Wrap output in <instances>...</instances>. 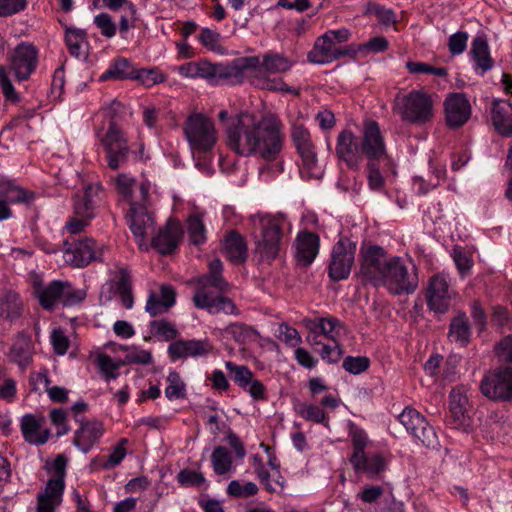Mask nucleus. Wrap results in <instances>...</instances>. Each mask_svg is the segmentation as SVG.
<instances>
[{
    "mask_svg": "<svg viewBox=\"0 0 512 512\" xmlns=\"http://www.w3.org/2000/svg\"><path fill=\"white\" fill-rule=\"evenodd\" d=\"M454 292L449 289V283L445 274L434 275L429 280L427 289V304L436 313H444L450 306Z\"/></svg>",
    "mask_w": 512,
    "mask_h": 512,
    "instance_id": "6ab92c4d",
    "label": "nucleus"
},
{
    "mask_svg": "<svg viewBox=\"0 0 512 512\" xmlns=\"http://www.w3.org/2000/svg\"><path fill=\"white\" fill-rule=\"evenodd\" d=\"M125 352L124 365L126 364H149L152 361V355L149 351L137 347H122Z\"/></svg>",
    "mask_w": 512,
    "mask_h": 512,
    "instance_id": "052dcab7",
    "label": "nucleus"
},
{
    "mask_svg": "<svg viewBox=\"0 0 512 512\" xmlns=\"http://www.w3.org/2000/svg\"><path fill=\"white\" fill-rule=\"evenodd\" d=\"M165 75L157 68L151 69H135L133 80H137L140 84L151 87L165 81Z\"/></svg>",
    "mask_w": 512,
    "mask_h": 512,
    "instance_id": "4d7b16f0",
    "label": "nucleus"
},
{
    "mask_svg": "<svg viewBox=\"0 0 512 512\" xmlns=\"http://www.w3.org/2000/svg\"><path fill=\"white\" fill-rule=\"evenodd\" d=\"M432 96L422 90H412L406 95H397L393 111L403 121L423 125L430 122L434 116Z\"/></svg>",
    "mask_w": 512,
    "mask_h": 512,
    "instance_id": "39448f33",
    "label": "nucleus"
},
{
    "mask_svg": "<svg viewBox=\"0 0 512 512\" xmlns=\"http://www.w3.org/2000/svg\"><path fill=\"white\" fill-rule=\"evenodd\" d=\"M184 132L192 150L200 153L210 151L217 141L213 122L200 113L187 118Z\"/></svg>",
    "mask_w": 512,
    "mask_h": 512,
    "instance_id": "6e6552de",
    "label": "nucleus"
},
{
    "mask_svg": "<svg viewBox=\"0 0 512 512\" xmlns=\"http://www.w3.org/2000/svg\"><path fill=\"white\" fill-rule=\"evenodd\" d=\"M67 459L63 455H57L51 462L46 463V468L55 477L50 478L43 491L37 495L36 512H58L63 501L65 489Z\"/></svg>",
    "mask_w": 512,
    "mask_h": 512,
    "instance_id": "423d86ee",
    "label": "nucleus"
},
{
    "mask_svg": "<svg viewBox=\"0 0 512 512\" xmlns=\"http://www.w3.org/2000/svg\"><path fill=\"white\" fill-rule=\"evenodd\" d=\"M34 199L35 193L33 191L22 188L12 180L2 178V220L12 216L8 204L30 205Z\"/></svg>",
    "mask_w": 512,
    "mask_h": 512,
    "instance_id": "b1692460",
    "label": "nucleus"
},
{
    "mask_svg": "<svg viewBox=\"0 0 512 512\" xmlns=\"http://www.w3.org/2000/svg\"><path fill=\"white\" fill-rule=\"evenodd\" d=\"M176 303V291L170 285H161L159 292L150 291L145 311L152 317L164 314Z\"/></svg>",
    "mask_w": 512,
    "mask_h": 512,
    "instance_id": "c756f323",
    "label": "nucleus"
},
{
    "mask_svg": "<svg viewBox=\"0 0 512 512\" xmlns=\"http://www.w3.org/2000/svg\"><path fill=\"white\" fill-rule=\"evenodd\" d=\"M490 112L495 131L502 137H512V102L495 99L491 103Z\"/></svg>",
    "mask_w": 512,
    "mask_h": 512,
    "instance_id": "c85d7f7f",
    "label": "nucleus"
},
{
    "mask_svg": "<svg viewBox=\"0 0 512 512\" xmlns=\"http://www.w3.org/2000/svg\"><path fill=\"white\" fill-rule=\"evenodd\" d=\"M481 392L484 396L497 400L512 398V369L500 368L487 373L481 381Z\"/></svg>",
    "mask_w": 512,
    "mask_h": 512,
    "instance_id": "ddd939ff",
    "label": "nucleus"
},
{
    "mask_svg": "<svg viewBox=\"0 0 512 512\" xmlns=\"http://www.w3.org/2000/svg\"><path fill=\"white\" fill-rule=\"evenodd\" d=\"M21 431L28 443L37 446L47 443L51 437V430L46 426L42 415H24L21 419Z\"/></svg>",
    "mask_w": 512,
    "mask_h": 512,
    "instance_id": "393cba45",
    "label": "nucleus"
},
{
    "mask_svg": "<svg viewBox=\"0 0 512 512\" xmlns=\"http://www.w3.org/2000/svg\"><path fill=\"white\" fill-rule=\"evenodd\" d=\"M298 256H317L320 248V238L308 230L300 231L295 239Z\"/></svg>",
    "mask_w": 512,
    "mask_h": 512,
    "instance_id": "e433bc0d",
    "label": "nucleus"
},
{
    "mask_svg": "<svg viewBox=\"0 0 512 512\" xmlns=\"http://www.w3.org/2000/svg\"><path fill=\"white\" fill-rule=\"evenodd\" d=\"M150 185L147 182L139 184V200L130 203L129 222L130 229L136 237L143 238L147 234V230L154 225L152 214L147 210Z\"/></svg>",
    "mask_w": 512,
    "mask_h": 512,
    "instance_id": "9d476101",
    "label": "nucleus"
},
{
    "mask_svg": "<svg viewBox=\"0 0 512 512\" xmlns=\"http://www.w3.org/2000/svg\"><path fill=\"white\" fill-rule=\"evenodd\" d=\"M290 68L288 59L281 55H265L263 61L259 60V66L253 68V78L263 76L264 73H282Z\"/></svg>",
    "mask_w": 512,
    "mask_h": 512,
    "instance_id": "72a5a7b5",
    "label": "nucleus"
},
{
    "mask_svg": "<svg viewBox=\"0 0 512 512\" xmlns=\"http://www.w3.org/2000/svg\"><path fill=\"white\" fill-rule=\"evenodd\" d=\"M257 492L258 487L254 482L241 484L238 480H232L227 486V494L235 498H248Z\"/></svg>",
    "mask_w": 512,
    "mask_h": 512,
    "instance_id": "13d9d810",
    "label": "nucleus"
},
{
    "mask_svg": "<svg viewBox=\"0 0 512 512\" xmlns=\"http://www.w3.org/2000/svg\"><path fill=\"white\" fill-rule=\"evenodd\" d=\"M221 271L222 263L218 258H215L209 263V273L193 281L196 285L192 299L195 306L196 299L200 294L216 302L220 295L228 291L229 284L222 278Z\"/></svg>",
    "mask_w": 512,
    "mask_h": 512,
    "instance_id": "1a4fd4ad",
    "label": "nucleus"
},
{
    "mask_svg": "<svg viewBox=\"0 0 512 512\" xmlns=\"http://www.w3.org/2000/svg\"><path fill=\"white\" fill-rule=\"evenodd\" d=\"M135 68L131 62L126 58H117L111 64L109 69L105 71L99 78L100 81H106L109 79L123 81L132 79L134 77Z\"/></svg>",
    "mask_w": 512,
    "mask_h": 512,
    "instance_id": "4c0bfd02",
    "label": "nucleus"
},
{
    "mask_svg": "<svg viewBox=\"0 0 512 512\" xmlns=\"http://www.w3.org/2000/svg\"><path fill=\"white\" fill-rule=\"evenodd\" d=\"M406 68L411 74H433L439 77H445L448 74L445 67H433L423 62L408 61Z\"/></svg>",
    "mask_w": 512,
    "mask_h": 512,
    "instance_id": "0e129e2a",
    "label": "nucleus"
},
{
    "mask_svg": "<svg viewBox=\"0 0 512 512\" xmlns=\"http://www.w3.org/2000/svg\"><path fill=\"white\" fill-rule=\"evenodd\" d=\"M184 237V229L179 220L170 218L152 239V247L160 254H172Z\"/></svg>",
    "mask_w": 512,
    "mask_h": 512,
    "instance_id": "f3484780",
    "label": "nucleus"
},
{
    "mask_svg": "<svg viewBox=\"0 0 512 512\" xmlns=\"http://www.w3.org/2000/svg\"><path fill=\"white\" fill-rule=\"evenodd\" d=\"M165 396L168 400L180 399L186 396V385L176 371H170L167 376Z\"/></svg>",
    "mask_w": 512,
    "mask_h": 512,
    "instance_id": "603ef678",
    "label": "nucleus"
},
{
    "mask_svg": "<svg viewBox=\"0 0 512 512\" xmlns=\"http://www.w3.org/2000/svg\"><path fill=\"white\" fill-rule=\"evenodd\" d=\"M225 367L232 375L234 382L242 389L248 386L249 382L254 378L252 371L244 365H236L228 361L225 363Z\"/></svg>",
    "mask_w": 512,
    "mask_h": 512,
    "instance_id": "6e6d98bb",
    "label": "nucleus"
},
{
    "mask_svg": "<svg viewBox=\"0 0 512 512\" xmlns=\"http://www.w3.org/2000/svg\"><path fill=\"white\" fill-rule=\"evenodd\" d=\"M65 252L71 253L73 256H96L110 253L109 247L104 244H98L92 238L74 241L73 243L65 242Z\"/></svg>",
    "mask_w": 512,
    "mask_h": 512,
    "instance_id": "2f4dec72",
    "label": "nucleus"
},
{
    "mask_svg": "<svg viewBox=\"0 0 512 512\" xmlns=\"http://www.w3.org/2000/svg\"><path fill=\"white\" fill-rule=\"evenodd\" d=\"M471 54L477 67H479L483 72L492 68L493 60L489 53L487 40L484 37L478 36L473 39Z\"/></svg>",
    "mask_w": 512,
    "mask_h": 512,
    "instance_id": "79ce46f5",
    "label": "nucleus"
},
{
    "mask_svg": "<svg viewBox=\"0 0 512 512\" xmlns=\"http://www.w3.org/2000/svg\"><path fill=\"white\" fill-rule=\"evenodd\" d=\"M149 329L150 334L159 341H170L177 335L175 324L165 319L151 321Z\"/></svg>",
    "mask_w": 512,
    "mask_h": 512,
    "instance_id": "3c124183",
    "label": "nucleus"
},
{
    "mask_svg": "<svg viewBox=\"0 0 512 512\" xmlns=\"http://www.w3.org/2000/svg\"><path fill=\"white\" fill-rule=\"evenodd\" d=\"M347 435L352 446L349 461L357 474L376 478L383 473L390 462V454L382 451L366 452L370 443L367 432L352 421H348Z\"/></svg>",
    "mask_w": 512,
    "mask_h": 512,
    "instance_id": "7ed1b4c3",
    "label": "nucleus"
},
{
    "mask_svg": "<svg viewBox=\"0 0 512 512\" xmlns=\"http://www.w3.org/2000/svg\"><path fill=\"white\" fill-rule=\"evenodd\" d=\"M61 303L72 306L80 303L86 296L83 290L75 289L69 282L61 281Z\"/></svg>",
    "mask_w": 512,
    "mask_h": 512,
    "instance_id": "680f3d73",
    "label": "nucleus"
},
{
    "mask_svg": "<svg viewBox=\"0 0 512 512\" xmlns=\"http://www.w3.org/2000/svg\"><path fill=\"white\" fill-rule=\"evenodd\" d=\"M443 108L445 122L450 129H458L464 126L472 114V107L468 98L460 92L447 94L443 102Z\"/></svg>",
    "mask_w": 512,
    "mask_h": 512,
    "instance_id": "2eb2a0df",
    "label": "nucleus"
},
{
    "mask_svg": "<svg viewBox=\"0 0 512 512\" xmlns=\"http://www.w3.org/2000/svg\"><path fill=\"white\" fill-rule=\"evenodd\" d=\"M303 325L314 336H323L333 342H339L346 333L345 325L331 315L304 318Z\"/></svg>",
    "mask_w": 512,
    "mask_h": 512,
    "instance_id": "412c9836",
    "label": "nucleus"
},
{
    "mask_svg": "<svg viewBox=\"0 0 512 512\" xmlns=\"http://www.w3.org/2000/svg\"><path fill=\"white\" fill-rule=\"evenodd\" d=\"M178 482L183 486H201L206 483L204 475L191 469H183L178 473Z\"/></svg>",
    "mask_w": 512,
    "mask_h": 512,
    "instance_id": "69168bd1",
    "label": "nucleus"
},
{
    "mask_svg": "<svg viewBox=\"0 0 512 512\" xmlns=\"http://www.w3.org/2000/svg\"><path fill=\"white\" fill-rule=\"evenodd\" d=\"M23 311V303L19 295L14 291H7L2 297V316L9 321L19 318Z\"/></svg>",
    "mask_w": 512,
    "mask_h": 512,
    "instance_id": "49530a36",
    "label": "nucleus"
},
{
    "mask_svg": "<svg viewBox=\"0 0 512 512\" xmlns=\"http://www.w3.org/2000/svg\"><path fill=\"white\" fill-rule=\"evenodd\" d=\"M96 363L107 381L115 379L117 377V370L124 365L123 360L120 358H111L104 353H98L96 355Z\"/></svg>",
    "mask_w": 512,
    "mask_h": 512,
    "instance_id": "8fccbe9b",
    "label": "nucleus"
},
{
    "mask_svg": "<svg viewBox=\"0 0 512 512\" xmlns=\"http://www.w3.org/2000/svg\"><path fill=\"white\" fill-rule=\"evenodd\" d=\"M212 351V345L207 339H179L168 346L171 360L203 357Z\"/></svg>",
    "mask_w": 512,
    "mask_h": 512,
    "instance_id": "4be33fe9",
    "label": "nucleus"
},
{
    "mask_svg": "<svg viewBox=\"0 0 512 512\" xmlns=\"http://www.w3.org/2000/svg\"><path fill=\"white\" fill-rule=\"evenodd\" d=\"M291 136L304 166L309 169L313 168L317 163V154L308 129L301 124H295Z\"/></svg>",
    "mask_w": 512,
    "mask_h": 512,
    "instance_id": "cd10ccee",
    "label": "nucleus"
},
{
    "mask_svg": "<svg viewBox=\"0 0 512 512\" xmlns=\"http://www.w3.org/2000/svg\"><path fill=\"white\" fill-rule=\"evenodd\" d=\"M105 428L99 420L82 422L76 430L73 443L83 453L89 452L104 435Z\"/></svg>",
    "mask_w": 512,
    "mask_h": 512,
    "instance_id": "a878e982",
    "label": "nucleus"
},
{
    "mask_svg": "<svg viewBox=\"0 0 512 512\" xmlns=\"http://www.w3.org/2000/svg\"><path fill=\"white\" fill-rule=\"evenodd\" d=\"M253 468L260 482L269 492H281L284 488V478L281 474L271 479V474L265 469L262 458L259 455L253 456Z\"/></svg>",
    "mask_w": 512,
    "mask_h": 512,
    "instance_id": "f704fd0d",
    "label": "nucleus"
},
{
    "mask_svg": "<svg viewBox=\"0 0 512 512\" xmlns=\"http://www.w3.org/2000/svg\"><path fill=\"white\" fill-rule=\"evenodd\" d=\"M94 23L100 29L103 36L112 38L116 34V25L109 14H98L94 18Z\"/></svg>",
    "mask_w": 512,
    "mask_h": 512,
    "instance_id": "338daca9",
    "label": "nucleus"
},
{
    "mask_svg": "<svg viewBox=\"0 0 512 512\" xmlns=\"http://www.w3.org/2000/svg\"><path fill=\"white\" fill-rule=\"evenodd\" d=\"M248 230L260 256H279L284 253L283 228L280 218L257 213L247 219Z\"/></svg>",
    "mask_w": 512,
    "mask_h": 512,
    "instance_id": "20e7f679",
    "label": "nucleus"
},
{
    "mask_svg": "<svg viewBox=\"0 0 512 512\" xmlns=\"http://www.w3.org/2000/svg\"><path fill=\"white\" fill-rule=\"evenodd\" d=\"M129 441L127 438H121L116 445H114L106 458H96L94 463L103 470H110L119 466L127 455V445Z\"/></svg>",
    "mask_w": 512,
    "mask_h": 512,
    "instance_id": "c9c22d12",
    "label": "nucleus"
},
{
    "mask_svg": "<svg viewBox=\"0 0 512 512\" xmlns=\"http://www.w3.org/2000/svg\"><path fill=\"white\" fill-rule=\"evenodd\" d=\"M336 155L349 169H358L362 161V153L356 142L354 134L349 130H343L337 137Z\"/></svg>",
    "mask_w": 512,
    "mask_h": 512,
    "instance_id": "5701e85b",
    "label": "nucleus"
},
{
    "mask_svg": "<svg viewBox=\"0 0 512 512\" xmlns=\"http://www.w3.org/2000/svg\"><path fill=\"white\" fill-rule=\"evenodd\" d=\"M360 151L369 161H381L387 158L386 146L379 124L374 120L364 122Z\"/></svg>",
    "mask_w": 512,
    "mask_h": 512,
    "instance_id": "dca6fc26",
    "label": "nucleus"
},
{
    "mask_svg": "<svg viewBox=\"0 0 512 512\" xmlns=\"http://www.w3.org/2000/svg\"><path fill=\"white\" fill-rule=\"evenodd\" d=\"M360 272L395 295L413 293L418 286L416 265L411 258H362Z\"/></svg>",
    "mask_w": 512,
    "mask_h": 512,
    "instance_id": "f03ea898",
    "label": "nucleus"
},
{
    "mask_svg": "<svg viewBox=\"0 0 512 512\" xmlns=\"http://www.w3.org/2000/svg\"><path fill=\"white\" fill-rule=\"evenodd\" d=\"M468 397L464 386H458L451 390L449 395L448 425L454 429L466 430L470 425V417L467 412Z\"/></svg>",
    "mask_w": 512,
    "mask_h": 512,
    "instance_id": "aec40b11",
    "label": "nucleus"
},
{
    "mask_svg": "<svg viewBox=\"0 0 512 512\" xmlns=\"http://www.w3.org/2000/svg\"><path fill=\"white\" fill-rule=\"evenodd\" d=\"M343 57L355 58L356 44L341 47L325 34L316 39L313 49L308 53L309 61L316 64L331 63Z\"/></svg>",
    "mask_w": 512,
    "mask_h": 512,
    "instance_id": "9b49d317",
    "label": "nucleus"
},
{
    "mask_svg": "<svg viewBox=\"0 0 512 512\" xmlns=\"http://www.w3.org/2000/svg\"><path fill=\"white\" fill-rule=\"evenodd\" d=\"M400 423L406 430L424 446H432L436 443V433L427 420L416 409L406 407L399 415Z\"/></svg>",
    "mask_w": 512,
    "mask_h": 512,
    "instance_id": "4468645a",
    "label": "nucleus"
},
{
    "mask_svg": "<svg viewBox=\"0 0 512 512\" xmlns=\"http://www.w3.org/2000/svg\"><path fill=\"white\" fill-rule=\"evenodd\" d=\"M9 69L19 81L27 80L38 63L37 48L27 42L18 44L8 57Z\"/></svg>",
    "mask_w": 512,
    "mask_h": 512,
    "instance_id": "f8f14e48",
    "label": "nucleus"
},
{
    "mask_svg": "<svg viewBox=\"0 0 512 512\" xmlns=\"http://www.w3.org/2000/svg\"><path fill=\"white\" fill-rule=\"evenodd\" d=\"M213 471L217 475H228L234 472L232 454L223 446H217L211 454Z\"/></svg>",
    "mask_w": 512,
    "mask_h": 512,
    "instance_id": "a19ab883",
    "label": "nucleus"
},
{
    "mask_svg": "<svg viewBox=\"0 0 512 512\" xmlns=\"http://www.w3.org/2000/svg\"><path fill=\"white\" fill-rule=\"evenodd\" d=\"M226 143L238 155H258L274 161L282 150L283 135L277 121L258 120L253 114L242 112L227 124Z\"/></svg>",
    "mask_w": 512,
    "mask_h": 512,
    "instance_id": "f257e3e1",
    "label": "nucleus"
},
{
    "mask_svg": "<svg viewBox=\"0 0 512 512\" xmlns=\"http://www.w3.org/2000/svg\"><path fill=\"white\" fill-rule=\"evenodd\" d=\"M353 258H332L329 265V276L334 281L346 279L352 268Z\"/></svg>",
    "mask_w": 512,
    "mask_h": 512,
    "instance_id": "864d4df0",
    "label": "nucleus"
},
{
    "mask_svg": "<svg viewBox=\"0 0 512 512\" xmlns=\"http://www.w3.org/2000/svg\"><path fill=\"white\" fill-rule=\"evenodd\" d=\"M49 419L51 424L56 429V437H62L66 435L69 430L68 415L67 412L61 408H54L49 412Z\"/></svg>",
    "mask_w": 512,
    "mask_h": 512,
    "instance_id": "bf43d9fd",
    "label": "nucleus"
},
{
    "mask_svg": "<svg viewBox=\"0 0 512 512\" xmlns=\"http://www.w3.org/2000/svg\"><path fill=\"white\" fill-rule=\"evenodd\" d=\"M87 34L84 30L67 27L65 31V42L69 53L76 57H85L82 45L86 42Z\"/></svg>",
    "mask_w": 512,
    "mask_h": 512,
    "instance_id": "a18cd8bd",
    "label": "nucleus"
},
{
    "mask_svg": "<svg viewBox=\"0 0 512 512\" xmlns=\"http://www.w3.org/2000/svg\"><path fill=\"white\" fill-rule=\"evenodd\" d=\"M222 246L230 256H247L248 245L246 239L236 230H230L224 235Z\"/></svg>",
    "mask_w": 512,
    "mask_h": 512,
    "instance_id": "37998d69",
    "label": "nucleus"
},
{
    "mask_svg": "<svg viewBox=\"0 0 512 512\" xmlns=\"http://www.w3.org/2000/svg\"><path fill=\"white\" fill-rule=\"evenodd\" d=\"M297 412L307 421L328 425L327 415L320 406L302 403L298 406Z\"/></svg>",
    "mask_w": 512,
    "mask_h": 512,
    "instance_id": "5fc2aeb1",
    "label": "nucleus"
},
{
    "mask_svg": "<svg viewBox=\"0 0 512 512\" xmlns=\"http://www.w3.org/2000/svg\"><path fill=\"white\" fill-rule=\"evenodd\" d=\"M204 295H198L196 299V307L199 309H206L209 313L215 314L224 312L230 315H237L238 309L234 302L223 295H220L216 302L208 300Z\"/></svg>",
    "mask_w": 512,
    "mask_h": 512,
    "instance_id": "473e14b6",
    "label": "nucleus"
},
{
    "mask_svg": "<svg viewBox=\"0 0 512 512\" xmlns=\"http://www.w3.org/2000/svg\"><path fill=\"white\" fill-rule=\"evenodd\" d=\"M449 337L452 341L459 343L461 346L468 343L470 327L465 315H459L452 320L450 324Z\"/></svg>",
    "mask_w": 512,
    "mask_h": 512,
    "instance_id": "09e8293b",
    "label": "nucleus"
},
{
    "mask_svg": "<svg viewBox=\"0 0 512 512\" xmlns=\"http://www.w3.org/2000/svg\"><path fill=\"white\" fill-rule=\"evenodd\" d=\"M186 229L190 244L199 247L206 242L207 230L201 215L190 214L186 219Z\"/></svg>",
    "mask_w": 512,
    "mask_h": 512,
    "instance_id": "58836bf2",
    "label": "nucleus"
},
{
    "mask_svg": "<svg viewBox=\"0 0 512 512\" xmlns=\"http://www.w3.org/2000/svg\"><path fill=\"white\" fill-rule=\"evenodd\" d=\"M277 337L289 347L297 348L302 342L299 332L294 327L286 323L279 325Z\"/></svg>",
    "mask_w": 512,
    "mask_h": 512,
    "instance_id": "e2e57ef3",
    "label": "nucleus"
},
{
    "mask_svg": "<svg viewBox=\"0 0 512 512\" xmlns=\"http://www.w3.org/2000/svg\"><path fill=\"white\" fill-rule=\"evenodd\" d=\"M101 189L102 187L99 183L88 185L86 187L84 195L74 203L76 216L88 221L93 217L94 203L92 201V196L98 194Z\"/></svg>",
    "mask_w": 512,
    "mask_h": 512,
    "instance_id": "ea45409f",
    "label": "nucleus"
},
{
    "mask_svg": "<svg viewBox=\"0 0 512 512\" xmlns=\"http://www.w3.org/2000/svg\"><path fill=\"white\" fill-rule=\"evenodd\" d=\"M34 353L33 343L29 336L20 334L14 341L8 357L21 369L27 368L31 362Z\"/></svg>",
    "mask_w": 512,
    "mask_h": 512,
    "instance_id": "7c9ffc66",
    "label": "nucleus"
},
{
    "mask_svg": "<svg viewBox=\"0 0 512 512\" xmlns=\"http://www.w3.org/2000/svg\"><path fill=\"white\" fill-rule=\"evenodd\" d=\"M100 143L104 148L107 167L111 170L124 168L134 154L124 132L114 122L109 124Z\"/></svg>",
    "mask_w": 512,
    "mask_h": 512,
    "instance_id": "0eeeda50",
    "label": "nucleus"
},
{
    "mask_svg": "<svg viewBox=\"0 0 512 512\" xmlns=\"http://www.w3.org/2000/svg\"><path fill=\"white\" fill-rule=\"evenodd\" d=\"M221 335L223 337L230 336L236 342L245 344L255 338L256 331L245 324L233 323L221 329Z\"/></svg>",
    "mask_w": 512,
    "mask_h": 512,
    "instance_id": "de8ad7c7",
    "label": "nucleus"
},
{
    "mask_svg": "<svg viewBox=\"0 0 512 512\" xmlns=\"http://www.w3.org/2000/svg\"><path fill=\"white\" fill-rule=\"evenodd\" d=\"M259 66V57L248 56L233 60L230 64H218L217 79L229 84H240L245 77L253 78V68Z\"/></svg>",
    "mask_w": 512,
    "mask_h": 512,
    "instance_id": "a211bd4d",
    "label": "nucleus"
},
{
    "mask_svg": "<svg viewBox=\"0 0 512 512\" xmlns=\"http://www.w3.org/2000/svg\"><path fill=\"white\" fill-rule=\"evenodd\" d=\"M369 367V359L367 357H346L343 361V368L351 374H360Z\"/></svg>",
    "mask_w": 512,
    "mask_h": 512,
    "instance_id": "774afa93",
    "label": "nucleus"
},
{
    "mask_svg": "<svg viewBox=\"0 0 512 512\" xmlns=\"http://www.w3.org/2000/svg\"><path fill=\"white\" fill-rule=\"evenodd\" d=\"M30 281L33 294L44 309H53L58 302H61V281L55 280L44 285L41 277L37 274H32Z\"/></svg>",
    "mask_w": 512,
    "mask_h": 512,
    "instance_id": "bb28decb",
    "label": "nucleus"
},
{
    "mask_svg": "<svg viewBox=\"0 0 512 512\" xmlns=\"http://www.w3.org/2000/svg\"><path fill=\"white\" fill-rule=\"evenodd\" d=\"M116 190L120 193L129 203L139 200V185H136L134 178L125 173H119L114 178Z\"/></svg>",
    "mask_w": 512,
    "mask_h": 512,
    "instance_id": "c03bdc74",
    "label": "nucleus"
}]
</instances>
